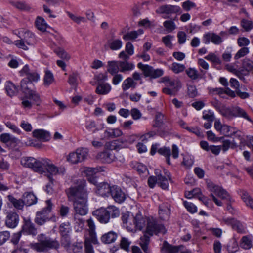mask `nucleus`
<instances>
[{"mask_svg": "<svg viewBox=\"0 0 253 253\" xmlns=\"http://www.w3.org/2000/svg\"><path fill=\"white\" fill-rule=\"evenodd\" d=\"M22 163L25 167L31 168L40 173L47 171L50 173L48 176L56 174L58 172V168L51 163L49 159L37 160L33 157H26L23 159Z\"/></svg>", "mask_w": 253, "mask_h": 253, "instance_id": "f257e3e1", "label": "nucleus"}, {"mask_svg": "<svg viewBox=\"0 0 253 253\" xmlns=\"http://www.w3.org/2000/svg\"><path fill=\"white\" fill-rule=\"evenodd\" d=\"M38 242L31 243L32 249L38 252L47 253L50 250H58L60 247L59 241L44 234L37 236Z\"/></svg>", "mask_w": 253, "mask_h": 253, "instance_id": "f03ea898", "label": "nucleus"}, {"mask_svg": "<svg viewBox=\"0 0 253 253\" xmlns=\"http://www.w3.org/2000/svg\"><path fill=\"white\" fill-rule=\"evenodd\" d=\"M76 185L66 189L68 199L73 203L88 199V192L86 189V181L83 179L77 180Z\"/></svg>", "mask_w": 253, "mask_h": 253, "instance_id": "7ed1b4c3", "label": "nucleus"}, {"mask_svg": "<svg viewBox=\"0 0 253 253\" xmlns=\"http://www.w3.org/2000/svg\"><path fill=\"white\" fill-rule=\"evenodd\" d=\"M93 215L102 224H106L111 218H114L120 215L119 209L114 206H109L106 208H101L93 212Z\"/></svg>", "mask_w": 253, "mask_h": 253, "instance_id": "20e7f679", "label": "nucleus"}, {"mask_svg": "<svg viewBox=\"0 0 253 253\" xmlns=\"http://www.w3.org/2000/svg\"><path fill=\"white\" fill-rule=\"evenodd\" d=\"M206 184L207 188L211 192L210 194V196L212 197L213 201L217 206H221L222 205V202L220 200H218L215 196H214L213 193H214L216 195L222 199L230 200V196L228 193L221 187L215 184L211 180H207Z\"/></svg>", "mask_w": 253, "mask_h": 253, "instance_id": "39448f33", "label": "nucleus"}, {"mask_svg": "<svg viewBox=\"0 0 253 253\" xmlns=\"http://www.w3.org/2000/svg\"><path fill=\"white\" fill-rule=\"evenodd\" d=\"M45 203L46 204V207L36 213L35 222L40 226L44 225L51 219L49 214L52 211L53 205L50 199L46 200Z\"/></svg>", "mask_w": 253, "mask_h": 253, "instance_id": "423d86ee", "label": "nucleus"}, {"mask_svg": "<svg viewBox=\"0 0 253 253\" xmlns=\"http://www.w3.org/2000/svg\"><path fill=\"white\" fill-rule=\"evenodd\" d=\"M21 76H26V78L23 79L21 81V88L22 89L23 82L25 80L26 85L28 88H32L34 86L32 82H37L40 80V76L36 72L30 70L29 66L25 65L20 71Z\"/></svg>", "mask_w": 253, "mask_h": 253, "instance_id": "0eeeda50", "label": "nucleus"}, {"mask_svg": "<svg viewBox=\"0 0 253 253\" xmlns=\"http://www.w3.org/2000/svg\"><path fill=\"white\" fill-rule=\"evenodd\" d=\"M146 234L150 236L157 234L160 233L164 234L166 232L165 228L162 224L159 223L157 221L153 218H149L147 220Z\"/></svg>", "mask_w": 253, "mask_h": 253, "instance_id": "6e6552de", "label": "nucleus"}, {"mask_svg": "<svg viewBox=\"0 0 253 253\" xmlns=\"http://www.w3.org/2000/svg\"><path fill=\"white\" fill-rule=\"evenodd\" d=\"M119 153L115 155L111 150H107L98 153L96 158L103 163L109 164L116 160H118L120 162H123L124 158H121L120 156L119 158Z\"/></svg>", "mask_w": 253, "mask_h": 253, "instance_id": "1a4fd4ad", "label": "nucleus"}, {"mask_svg": "<svg viewBox=\"0 0 253 253\" xmlns=\"http://www.w3.org/2000/svg\"><path fill=\"white\" fill-rule=\"evenodd\" d=\"M74 210V215L77 216H84L87 214L88 211L87 199L80 201H76L73 203Z\"/></svg>", "mask_w": 253, "mask_h": 253, "instance_id": "9d476101", "label": "nucleus"}, {"mask_svg": "<svg viewBox=\"0 0 253 253\" xmlns=\"http://www.w3.org/2000/svg\"><path fill=\"white\" fill-rule=\"evenodd\" d=\"M25 82H26L25 80L23 82L22 91L29 99L32 100L37 105H39L41 102L39 94L36 91L33 90L32 88H28L26 85Z\"/></svg>", "mask_w": 253, "mask_h": 253, "instance_id": "9b49d317", "label": "nucleus"}, {"mask_svg": "<svg viewBox=\"0 0 253 253\" xmlns=\"http://www.w3.org/2000/svg\"><path fill=\"white\" fill-rule=\"evenodd\" d=\"M110 195L116 202L118 203H123L126 198L125 193L120 187L117 185L112 186Z\"/></svg>", "mask_w": 253, "mask_h": 253, "instance_id": "f8f14e48", "label": "nucleus"}, {"mask_svg": "<svg viewBox=\"0 0 253 253\" xmlns=\"http://www.w3.org/2000/svg\"><path fill=\"white\" fill-rule=\"evenodd\" d=\"M211 42L213 44L219 45L222 42V38L214 33L207 32L204 34L203 42L206 44L210 43Z\"/></svg>", "mask_w": 253, "mask_h": 253, "instance_id": "ddd939ff", "label": "nucleus"}, {"mask_svg": "<svg viewBox=\"0 0 253 253\" xmlns=\"http://www.w3.org/2000/svg\"><path fill=\"white\" fill-rule=\"evenodd\" d=\"M19 217L18 214L14 211H9L6 213L5 219L6 225L11 228L16 227L19 223Z\"/></svg>", "mask_w": 253, "mask_h": 253, "instance_id": "4468645a", "label": "nucleus"}, {"mask_svg": "<svg viewBox=\"0 0 253 253\" xmlns=\"http://www.w3.org/2000/svg\"><path fill=\"white\" fill-rule=\"evenodd\" d=\"M102 171H103V168L100 167L96 168L88 167L85 169L84 173L87 176L88 181L94 185H96L97 180L94 176V175Z\"/></svg>", "mask_w": 253, "mask_h": 253, "instance_id": "2eb2a0df", "label": "nucleus"}, {"mask_svg": "<svg viewBox=\"0 0 253 253\" xmlns=\"http://www.w3.org/2000/svg\"><path fill=\"white\" fill-rule=\"evenodd\" d=\"M15 34L20 38L21 41L26 42L27 45L29 46L33 45L34 35L29 31L22 29L20 31H17V33H15Z\"/></svg>", "mask_w": 253, "mask_h": 253, "instance_id": "dca6fc26", "label": "nucleus"}, {"mask_svg": "<svg viewBox=\"0 0 253 253\" xmlns=\"http://www.w3.org/2000/svg\"><path fill=\"white\" fill-rule=\"evenodd\" d=\"M21 231L22 233L33 236H35L37 234V230L34 224L29 219H24Z\"/></svg>", "mask_w": 253, "mask_h": 253, "instance_id": "f3484780", "label": "nucleus"}, {"mask_svg": "<svg viewBox=\"0 0 253 253\" xmlns=\"http://www.w3.org/2000/svg\"><path fill=\"white\" fill-rule=\"evenodd\" d=\"M179 6L170 5H164L159 7L156 11L158 14L176 13L180 11Z\"/></svg>", "mask_w": 253, "mask_h": 253, "instance_id": "a211bd4d", "label": "nucleus"}, {"mask_svg": "<svg viewBox=\"0 0 253 253\" xmlns=\"http://www.w3.org/2000/svg\"><path fill=\"white\" fill-rule=\"evenodd\" d=\"M96 185V192L98 194L103 197H108L110 195L112 186H110L107 182L97 183Z\"/></svg>", "mask_w": 253, "mask_h": 253, "instance_id": "6ab92c4d", "label": "nucleus"}, {"mask_svg": "<svg viewBox=\"0 0 253 253\" xmlns=\"http://www.w3.org/2000/svg\"><path fill=\"white\" fill-rule=\"evenodd\" d=\"M132 221L133 223V230L136 229L141 230L145 225L146 219L141 214L138 213L132 217Z\"/></svg>", "mask_w": 253, "mask_h": 253, "instance_id": "aec40b11", "label": "nucleus"}, {"mask_svg": "<svg viewBox=\"0 0 253 253\" xmlns=\"http://www.w3.org/2000/svg\"><path fill=\"white\" fill-rule=\"evenodd\" d=\"M123 42L120 39H110L107 41L104 45L105 49H110L112 50H118L122 47Z\"/></svg>", "mask_w": 253, "mask_h": 253, "instance_id": "412c9836", "label": "nucleus"}, {"mask_svg": "<svg viewBox=\"0 0 253 253\" xmlns=\"http://www.w3.org/2000/svg\"><path fill=\"white\" fill-rule=\"evenodd\" d=\"M87 223L89 228L88 231L89 232V238L92 243L94 244H98V240L95 232V225L93 219L92 218H89L87 220Z\"/></svg>", "mask_w": 253, "mask_h": 253, "instance_id": "4be33fe9", "label": "nucleus"}, {"mask_svg": "<svg viewBox=\"0 0 253 253\" xmlns=\"http://www.w3.org/2000/svg\"><path fill=\"white\" fill-rule=\"evenodd\" d=\"M33 135L37 139L44 142L49 141L50 139L49 132L43 129H36L33 131Z\"/></svg>", "mask_w": 253, "mask_h": 253, "instance_id": "5701e85b", "label": "nucleus"}, {"mask_svg": "<svg viewBox=\"0 0 253 253\" xmlns=\"http://www.w3.org/2000/svg\"><path fill=\"white\" fill-rule=\"evenodd\" d=\"M22 199L24 205L30 206L35 204L37 202V199L35 195L32 192H25L22 196Z\"/></svg>", "mask_w": 253, "mask_h": 253, "instance_id": "b1692460", "label": "nucleus"}, {"mask_svg": "<svg viewBox=\"0 0 253 253\" xmlns=\"http://www.w3.org/2000/svg\"><path fill=\"white\" fill-rule=\"evenodd\" d=\"M111 89V85L106 83H97L95 92L100 95H105L108 94Z\"/></svg>", "mask_w": 253, "mask_h": 253, "instance_id": "393cba45", "label": "nucleus"}, {"mask_svg": "<svg viewBox=\"0 0 253 253\" xmlns=\"http://www.w3.org/2000/svg\"><path fill=\"white\" fill-rule=\"evenodd\" d=\"M159 213L161 218L165 220L169 218L170 214L169 206L168 204L163 203L159 206Z\"/></svg>", "mask_w": 253, "mask_h": 253, "instance_id": "a878e982", "label": "nucleus"}, {"mask_svg": "<svg viewBox=\"0 0 253 253\" xmlns=\"http://www.w3.org/2000/svg\"><path fill=\"white\" fill-rule=\"evenodd\" d=\"M179 249V246H172L165 241L161 251L162 253H177Z\"/></svg>", "mask_w": 253, "mask_h": 253, "instance_id": "bb28decb", "label": "nucleus"}, {"mask_svg": "<svg viewBox=\"0 0 253 253\" xmlns=\"http://www.w3.org/2000/svg\"><path fill=\"white\" fill-rule=\"evenodd\" d=\"M121 219L124 227H126L128 231H133V223L132 221V218L129 217L127 213H123Z\"/></svg>", "mask_w": 253, "mask_h": 253, "instance_id": "cd10ccee", "label": "nucleus"}, {"mask_svg": "<svg viewBox=\"0 0 253 253\" xmlns=\"http://www.w3.org/2000/svg\"><path fill=\"white\" fill-rule=\"evenodd\" d=\"M117 237L118 235L116 232L110 231L103 235L101 238V240L105 244H110L114 242Z\"/></svg>", "mask_w": 253, "mask_h": 253, "instance_id": "c85d7f7f", "label": "nucleus"}, {"mask_svg": "<svg viewBox=\"0 0 253 253\" xmlns=\"http://www.w3.org/2000/svg\"><path fill=\"white\" fill-rule=\"evenodd\" d=\"M9 202L17 210H22L24 208V203L22 199H17L12 195L7 196Z\"/></svg>", "mask_w": 253, "mask_h": 253, "instance_id": "c756f323", "label": "nucleus"}, {"mask_svg": "<svg viewBox=\"0 0 253 253\" xmlns=\"http://www.w3.org/2000/svg\"><path fill=\"white\" fill-rule=\"evenodd\" d=\"M120 65V72L122 73H126L129 72L133 70L135 68V65L128 61H119Z\"/></svg>", "mask_w": 253, "mask_h": 253, "instance_id": "7c9ffc66", "label": "nucleus"}, {"mask_svg": "<svg viewBox=\"0 0 253 253\" xmlns=\"http://www.w3.org/2000/svg\"><path fill=\"white\" fill-rule=\"evenodd\" d=\"M155 174L158 177V184L159 186L163 189H168L169 187L168 178L163 176L160 171H156Z\"/></svg>", "mask_w": 253, "mask_h": 253, "instance_id": "2f4dec72", "label": "nucleus"}, {"mask_svg": "<svg viewBox=\"0 0 253 253\" xmlns=\"http://www.w3.org/2000/svg\"><path fill=\"white\" fill-rule=\"evenodd\" d=\"M107 72L111 75H114L120 71L119 61H110L108 62Z\"/></svg>", "mask_w": 253, "mask_h": 253, "instance_id": "473e14b6", "label": "nucleus"}, {"mask_svg": "<svg viewBox=\"0 0 253 253\" xmlns=\"http://www.w3.org/2000/svg\"><path fill=\"white\" fill-rule=\"evenodd\" d=\"M73 220L74 224V229L76 232H81L84 227V221L83 218L77 216V215H73Z\"/></svg>", "mask_w": 253, "mask_h": 253, "instance_id": "72a5a7b5", "label": "nucleus"}, {"mask_svg": "<svg viewBox=\"0 0 253 253\" xmlns=\"http://www.w3.org/2000/svg\"><path fill=\"white\" fill-rule=\"evenodd\" d=\"M9 3L20 10L28 11L30 9V6L25 1L10 0Z\"/></svg>", "mask_w": 253, "mask_h": 253, "instance_id": "f704fd0d", "label": "nucleus"}, {"mask_svg": "<svg viewBox=\"0 0 253 253\" xmlns=\"http://www.w3.org/2000/svg\"><path fill=\"white\" fill-rule=\"evenodd\" d=\"M137 83L135 82L131 77H128L125 79L122 84V88L123 91H126L130 88H135Z\"/></svg>", "mask_w": 253, "mask_h": 253, "instance_id": "c9c22d12", "label": "nucleus"}, {"mask_svg": "<svg viewBox=\"0 0 253 253\" xmlns=\"http://www.w3.org/2000/svg\"><path fill=\"white\" fill-rule=\"evenodd\" d=\"M146 233L140 238V245L141 248L145 253H150V250L148 249V245L150 242V237Z\"/></svg>", "mask_w": 253, "mask_h": 253, "instance_id": "e433bc0d", "label": "nucleus"}, {"mask_svg": "<svg viewBox=\"0 0 253 253\" xmlns=\"http://www.w3.org/2000/svg\"><path fill=\"white\" fill-rule=\"evenodd\" d=\"M233 111L235 113V117H242L250 122H253L252 119L248 116L247 112L242 108L239 106L234 107V110Z\"/></svg>", "mask_w": 253, "mask_h": 253, "instance_id": "4c0bfd02", "label": "nucleus"}, {"mask_svg": "<svg viewBox=\"0 0 253 253\" xmlns=\"http://www.w3.org/2000/svg\"><path fill=\"white\" fill-rule=\"evenodd\" d=\"M5 89L7 94L10 97L15 95L18 91V87L11 82H7Z\"/></svg>", "mask_w": 253, "mask_h": 253, "instance_id": "58836bf2", "label": "nucleus"}, {"mask_svg": "<svg viewBox=\"0 0 253 253\" xmlns=\"http://www.w3.org/2000/svg\"><path fill=\"white\" fill-rule=\"evenodd\" d=\"M158 152L161 155L166 157L167 163L168 165H170V157L171 155V150L170 148L164 147L160 148L158 150Z\"/></svg>", "mask_w": 253, "mask_h": 253, "instance_id": "ea45409f", "label": "nucleus"}, {"mask_svg": "<svg viewBox=\"0 0 253 253\" xmlns=\"http://www.w3.org/2000/svg\"><path fill=\"white\" fill-rule=\"evenodd\" d=\"M143 34V30H139L138 31H133L129 32H127L125 34L123 38L126 41L127 40H133L137 38L138 35Z\"/></svg>", "mask_w": 253, "mask_h": 253, "instance_id": "a19ab883", "label": "nucleus"}, {"mask_svg": "<svg viewBox=\"0 0 253 253\" xmlns=\"http://www.w3.org/2000/svg\"><path fill=\"white\" fill-rule=\"evenodd\" d=\"M67 252L69 253H83V247L82 243H74L71 245Z\"/></svg>", "mask_w": 253, "mask_h": 253, "instance_id": "79ce46f5", "label": "nucleus"}, {"mask_svg": "<svg viewBox=\"0 0 253 253\" xmlns=\"http://www.w3.org/2000/svg\"><path fill=\"white\" fill-rule=\"evenodd\" d=\"M35 25L37 29L42 31H45L47 27V24L44 19L42 17H38Z\"/></svg>", "mask_w": 253, "mask_h": 253, "instance_id": "37998d69", "label": "nucleus"}, {"mask_svg": "<svg viewBox=\"0 0 253 253\" xmlns=\"http://www.w3.org/2000/svg\"><path fill=\"white\" fill-rule=\"evenodd\" d=\"M79 163L84 160L88 155V151L85 148H79L76 151Z\"/></svg>", "mask_w": 253, "mask_h": 253, "instance_id": "c03bdc74", "label": "nucleus"}, {"mask_svg": "<svg viewBox=\"0 0 253 253\" xmlns=\"http://www.w3.org/2000/svg\"><path fill=\"white\" fill-rule=\"evenodd\" d=\"M0 140L4 143H7L8 142L17 143L18 141L16 138L12 137L8 133L1 134L0 136Z\"/></svg>", "mask_w": 253, "mask_h": 253, "instance_id": "a18cd8bd", "label": "nucleus"}, {"mask_svg": "<svg viewBox=\"0 0 253 253\" xmlns=\"http://www.w3.org/2000/svg\"><path fill=\"white\" fill-rule=\"evenodd\" d=\"M71 231L70 224L68 223H62L59 227V233L61 236H65L69 235V233Z\"/></svg>", "mask_w": 253, "mask_h": 253, "instance_id": "49530a36", "label": "nucleus"}, {"mask_svg": "<svg viewBox=\"0 0 253 253\" xmlns=\"http://www.w3.org/2000/svg\"><path fill=\"white\" fill-rule=\"evenodd\" d=\"M131 244V242L126 237H122L120 241V247L124 250L129 252L130 251V245Z\"/></svg>", "mask_w": 253, "mask_h": 253, "instance_id": "de8ad7c7", "label": "nucleus"}, {"mask_svg": "<svg viewBox=\"0 0 253 253\" xmlns=\"http://www.w3.org/2000/svg\"><path fill=\"white\" fill-rule=\"evenodd\" d=\"M137 66L140 69L143 71L145 76H150L153 68L152 66L148 65H144L142 63H139L137 64Z\"/></svg>", "mask_w": 253, "mask_h": 253, "instance_id": "09e8293b", "label": "nucleus"}, {"mask_svg": "<svg viewBox=\"0 0 253 253\" xmlns=\"http://www.w3.org/2000/svg\"><path fill=\"white\" fill-rule=\"evenodd\" d=\"M53 74L50 71H47L44 77V84L46 86H49L54 81Z\"/></svg>", "mask_w": 253, "mask_h": 253, "instance_id": "8fccbe9b", "label": "nucleus"}, {"mask_svg": "<svg viewBox=\"0 0 253 253\" xmlns=\"http://www.w3.org/2000/svg\"><path fill=\"white\" fill-rule=\"evenodd\" d=\"M252 241L247 236H243L241 240L240 246L244 249H249L251 248Z\"/></svg>", "mask_w": 253, "mask_h": 253, "instance_id": "3c124183", "label": "nucleus"}, {"mask_svg": "<svg viewBox=\"0 0 253 253\" xmlns=\"http://www.w3.org/2000/svg\"><path fill=\"white\" fill-rule=\"evenodd\" d=\"M185 69V66L184 65L176 62H173L170 67V69L175 74H178L183 72Z\"/></svg>", "mask_w": 253, "mask_h": 253, "instance_id": "603ef678", "label": "nucleus"}, {"mask_svg": "<svg viewBox=\"0 0 253 253\" xmlns=\"http://www.w3.org/2000/svg\"><path fill=\"white\" fill-rule=\"evenodd\" d=\"M163 26L168 33L172 32L176 28V26L172 20H166L163 23Z\"/></svg>", "mask_w": 253, "mask_h": 253, "instance_id": "864d4df0", "label": "nucleus"}, {"mask_svg": "<svg viewBox=\"0 0 253 253\" xmlns=\"http://www.w3.org/2000/svg\"><path fill=\"white\" fill-rule=\"evenodd\" d=\"M173 36L171 35H168L163 37L162 38V40L163 43L166 47L171 49L173 47V45L171 42V41L173 40Z\"/></svg>", "mask_w": 253, "mask_h": 253, "instance_id": "5fc2aeb1", "label": "nucleus"}, {"mask_svg": "<svg viewBox=\"0 0 253 253\" xmlns=\"http://www.w3.org/2000/svg\"><path fill=\"white\" fill-rule=\"evenodd\" d=\"M91 241L89 238H85L84 241V252L85 253H94V250L91 243Z\"/></svg>", "mask_w": 253, "mask_h": 253, "instance_id": "6e6d98bb", "label": "nucleus"}, {"mask_svg": "<svg viewBox=\"0 0 253 253\" xmlns=\"http://www.w3.org/2000/svg\"><path fill=\"white\" fill-rule=\"evenodd\" d=\"M61 244L67 251L72 245L70 236H61Z\"/></svg>", "mask_w": 253, "mask_h": 253, "instance_id": "4d7b16f0", "label": "nucleus"}, {"mask_svg": "<svg viewBox=\"0 0 253 253\" xmlns=\"http://www.w3.org/2000/svg\"><path fill=\"white\" fill-rule=\"evenodd\" d=\"M68 16L75 22L79 24L81 22H86V19L84 17L77 16L75 15L70 13V12H67Z\"/></svg>", "mask_w": 253, "mask_h": 253, "instance_id": "13d9d810", "label": "nucleus"}, {"mask_svg": "<svg viewBox=\"0 0 253 253\" xmlns=\"http://www.w3.org/2000/svg\"><path fill=\"white\" fill-rule=\"evenodd\" d=\"M249 53V49L247 47H242L235 54L234 58L237 60L243 57Z\"/></svg>", "mask_w": 253, "mask_h": 253, "instance_id": "bf43d9fd", "label": "nucleus"}, {"mask_svg": "<svg viewBox=\"0 0 253 253\" xmlns=\"http://www.w3.org/2000/svg\"><path fill=\"white\" fill-rule=\"evenodd\" d=\"M241 25L246 31H249L253 28V23L252 21L245 19L241 20Z\"/></svg>", "mask_w": 253, "mask_h": 253, "instance_id": "052dcab7", "label": "nucleus"}, {"mask_svg": "<svg viewBox=\"0 0 253 253\" xmlns=\"http://www.w3.org/2000/svg\"><path fill=\"white\" fill-rule=\"evenodd\" d=\"M56 54L61 58L68 60L70 59V56L62 48H58L55 50Z\"/></svg>", "mask_w": 253, "mask_h": 253, "instance_id": "680f3d73", "label": "nucleus"}, {"mask_svg": "<svg viewBox=\"0 0 253 253\" xmlns=\"http://www.w3.org/2000/svg\"><path fill=\"white\" fill-rule=\"evenodd\" d=\"M188 76L192 80H195L199 78L197 71L194 68H189L186 71Z\"/></svg>", "mask_w": 253, "mask_h": 253, "instance_id": "e2e57ef3", "label": "nucleus"}, {"mask_svg": "<svg viewBox=\"0 0 253 253\" xmlns=\"http://www.w3.org/2000/svg\"><path fill=\"white\" fill-rule=\"evenodd\" d=\"M232 227L238 233H244L245 232L244 225L239 221L235 220Z\"/></svg>", "mask_w": 253, "mask_h": 253, "instance_id": "0e129e2a", "label": "nucleus"}, {"mask_svg": "<svg viewBox=\"0 0 253 253\" xmlns=\"http://www.w3.org/2000/svg\"><path fill=\"white\" fill-rule=\"evenodd\" d=\"M243 68L249 72L253 69V62L249 59H245L242 62Z\"/></svg>", "mask_w": 253, "mask_h": 253, "instance_id": "69168bd1", "label": "nucleus"}, {"mask_svg": "<svg viewBox=\"0 0 253 253\" xmlns=\"http://www.w3.org/2000/svg\"><path fill=\"white\" fill-rule=\"evenodd\" d=\"M203 118L208 122H213L215 119L213 112L211 110L204 111L203 112Z\"/></svg>", "mask_w": 253, "mask_h": 253, "instance_id": "338daca9", "label": "nucleus"}, {"mask_svg": "<svg viewBox=\"0 0 253 253\" xmlns=\"http://www.w3.org/2000/svg\"><path fill=\"white\" fill-rule=\"evenodd\" d=\"M205 59L211 61L214 63L220 64L221 61L220 58L213 53H209L207 56L205 57Z\"/></svg>", "mask_w": 253, "mask_h": 253, "instance_id": "774afa93", "label": "nucleus"}]
</instances>
